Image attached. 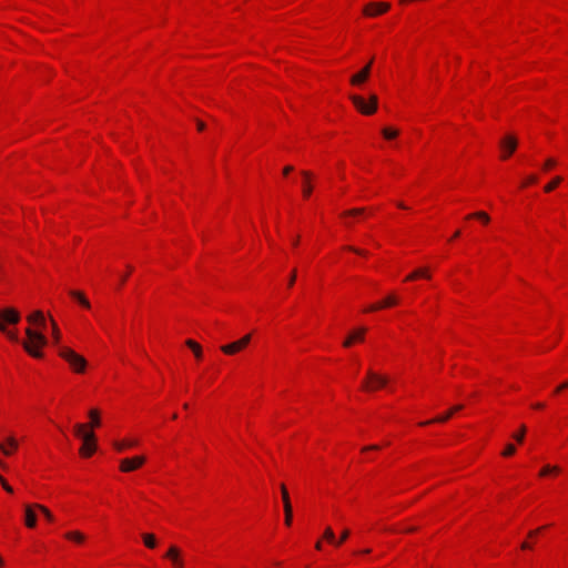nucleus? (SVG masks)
<instances>
[{
    "label": "nucleus",
    "instance_id": "f257e3e1",
    "mask_svg": "<svg viewBox=\"0 0 568 568\" xmlns=\"http://www.w3.org/2000/svg\"><path fill=\"white\" fill-rule=\"evenodd\" d=\"M26 335L28 337L27 342H23V348L33 357L41 358L43 356L42 352L39 351L40 347L47 345V337L42 332L33 331L28 327L26 329Z\"/></svg>",
    "mask_w": 568,
    "mask_h": 568
},
{
    "label": "nucleus",
    "instance_id": "f03ea898",
    "mask_svg": "<svg viewBox=\"0 0 568 568\" xmlns=\"http://www.w3.org/2000/svg\"><path fill=\"white\" fill-rule=\"evenodd\" d=\"M74 433L79 438L82 439L80 454L84 457L91 456L97 449L94 433L88 430V425L85 424H75Z\"/></svg>",
    "mask_w": 568,
    "mask_h": 568
},
{
    "label": "nucleus",
    "instance_id": "7ed1b4c3",
    "mask_svg": "<svg viewBox=\"0 0 568 568\" xmlns=\"http://www.w3.org/2000/svg\"><path fill=\"white\" fill-rule=\"evenodd\" d=\"M59 355L69 363L70 367L75 373L80 374L85 371V367H87L85 358L83 356L79 355L78 353H75L74 351H72L71 348H69L67 346L60 347Z\"/></svg>",
    "mask_w": 568,
    "mask_h": 568
},
{
    "label": "nucleus",
    "instance_id": "20e7f679",
    "mask_svg": "<svg viewBox=\"0 0 568 568\" xmlns=\"http://www.w3.org/2000/svg\"><path fill=\"white\" fill-rule=\"evenodd\" d=\"M349 99L353 102L354 106L364 115H371L375 113L377 110L378 98L376 94H371L368 98V102H366V100L363 97L357 94H351Z\"/></svg>",
    "mask_w": 568,
    "mask_h": 568
},
{
    "label": "nucleus",
    "instance_id": "39448f33",
    "mask_svg": "<svg viewBox=\"0 0 568 568\" xmlns=\"http://www.w3.org/2000/svg\"><path fill=\"white\" fill-rule=\"evenodd\" d=\"M20 321L19 313L13 308H4L0 312V332L6 333L8 337L18 342V335L13 332L7 331L6 323L8 324H18Z\"/></svg>",
    "mask_w": 568,
    "mask_h": 568
},
{
    "label": "nucleus",
    "instance_id": "423d86ee",
    "mask_svg": "<svg viewBox=\"0 0 568 568\" xmlns=\"http://www.w3.org/2000/svg\"><path fill=\"white\" fill-rule=\"evenodd\" d=\"M388 383L386 376L379 375L372 369H368L366 379L362 384V388L366 392H374L382 387H385Z\"/></svg>",
    "mask_w": 568,
    "mask_h": 568
},
{
    "label": "nucleus",
    "instance_id": "0eeeda50",
    "mask_svg": "<svg viewBox=\"0 0 568 568\" xmlns=\"http://www.w3.org/2000/svg\"><path fill=\"white\" fill-rule=\"evenodd\" d=\"M251 338V334H246L237 341L221 346V351L225 355H235L239 352L243 351L250 344Z\"/></svg>",
    "mask_w": 568,
    "mask_h": 568
},
{
    "label": "nucleus",
    "instance_id": "6e6552de",
    "mask_svg": "<svg viewBox=\"0 0 568 568\" xmlns=\"http://www.w3.org/2000/svg\"><path fill=\"white\" fill-rule=\"evenodd\" d=\"M145 462L143 456H135L132 458H124L120 463V469L124 473L133 471L141 467Z\"/></svg>",
    "mask_w": 568,
    "mask_h": 568
},
{
    "label": "nucleus",
    "instance_id": "1a4fd4ad",
    "mask_svg": "<svg viewBox=\"0 0 568 568\" xmlns=\"http://www.w3.org/2000/svg\"><path fill=\"white\" fill-rule=\"evenodd\" d=\"M390 8L387 2H371L364 8V14L375 17L386 12Z\"/></svg>",
    "mask_w": 568,
    "mask_h": 568
},
{
    "label": "nucleus",
    "instance_id": "9d476101",
    "mask_svg": "<svg viewBox=\"0 0 568 568\" xmlns=\"http://www.w3.org/2000/svg\"><path fill=\"white\" fill-rule=\"evenodd\" d=\"M281 493L284 504V513H285V525L291 526L292 525V518H293V510L292 505L288 496V491L285 487V485H281Z\"/></svg>",
    "mask_w": 568,
    "mask_h": 568
},
{
    "label": "nucleus",
    "instance_id": "9b49d317",
    "mask_svg": "<svg viewBox=\"0 0 568 568\" xmlns=\"http://www.w3.org/2000/svg\"><path fill=\"white\" fill-rule=\"evenodd\" d=\"M165 557L172 561L174 568H184V562L181 559V550L176 546H171Z\"/></svg>",
    "mask_w": 568,
    "mask_h": 568
},
{
    "label": "nucleus",
    "instance_id": "f8f14e48",
    "mask_svg": "<svg viewBox=\"0 0 568 568\" xmlns=\"http://www.w3.org/2000/svg\"><path fill=\"white\" fill-rule=\"evenodd\" d=\"M371 65H372V61H369L359 72L352 75L351 83L353 85H361L362 83H364L369 77Z\"/></svg>",
    "mask_w": 568,
    "mask_h": 568
},
{
    "label": "nucleus",
    "instance_id": "ddd939ff",
    "mask_svg": "<svg viewBox=\"0 0 568 568\" xmlns=\"http://www.w3.org/2000/svg\"><path fill=\"white\" fill-rule=\"evenodd\" d=\"M18 448V442L13 436H9L6 439V443L0 444V452L6 455L10 456L13 454V452Z\"/></svg>",
    "mask_w": 568,
    "mask_h": 568
},
{
    "label": "nucleus",
    "instance_id": "4468645a",
    "mask_svg": "<svg viewBox=\"0 0 568 568\" xmlns=\"http://www.w3.org/2000/svg\"><path fill=\"white\" fill-rule=\"evenodd\" d=\"M463 405H455L454 407H452L448 412H446L444 415L442 416H438L432 420H428V422H425V423H420V425H428V424H432V423H445L447 422L455 413L459 412L463 409Z\"/></svg>",
    "mask_w": 568,
    "mask_h": 568
},
{
    "label": "nucleus",
    "instance_id": "2eb2a0df",
    "mask_svg": "<svg viewBox=\"0 0 568 568\" xmlns=\"http://www.w3.org/2000/svg\"><path fill=\"white\" fill-rule=\"evenodd\" d=\"M500 145L504 150H506V153L503 155V158L506 159L516 150L517 140L516 138L508 135L504 140H501Z\"/></svg>",
    "mask_w": 568,
    "mask_h": 568
},
{
    "label": "nucleus",
    "instance_id": "dca6fc26",
    "mask_svg": "<svg viewBox=\"0 0 568 568\" xmlns=\"http://www.w3.org/2000/svg\"><path fill=\"white\" fill-rule=\"evenodd\" d=\"M365 332V327L357 328L344 341L343 346L349 347L354 343V341H363Z\"/></svg>",
    "mask_w": 568,
    "mask_h": 568
},
{
    "label": "nucleus",
    "instance_id": "f3484780",
    "mask_svg": "<svg viewBox=\"0 0 568 568\" xmlns=\"http://www.w3.org/2000/svg\"><path fill=\"white\" fill-rule=\"evenodd\" d=\"M301 175L303 176L304 183H303V195L305 197H308L312 194L313 187L310 183L312 179V173L310 171H301Z\"/></svg>",
    "mask_w": 568,
    "mask_h": 568
},
{
    "label": "nucleus",
    "instance_id": "a211bd4d",
    "mask_svg": "<svg viewBox=\"0 0 568 568\" xmlns=\"http://www.w3.org/2000/svg\"><path fill=\"white\" fill-rule=\"evenodd\" d=\"M34 509H37L34 505L26 506V526L29 528H34L37 525V516Z\"/></svg>",
    "mask_w": 568,
    "mask_h": 568
},
{
    "label": "nucleus",
    "instance_id": "6ab92c4d",
    "mask_svg": "<svg viewBox=\"0 0 568 568\" xmlns=\"http://www.w3.org/2000/svg\"><path fill=\"white\" fill-rule=\"evenodd\" d=\"M28 322L31 324H38L42 328L45 326V318L41 311H36L32 314H30L28 316Z\"/></svg>",
    "mask_w": 568,
    "mask_h": 568
},
{
    "label": "nucleus",
    "instance_id": "aec40b11",
    "mask_svg": "<svg viewBox=\"0 0 568 568\" xmlns=\"http://www.w3.org/2000/svg\"><path fill=\"white\" fill-rule=\"evenodd\" d=\"M70 295L72 297H74L82 306H84L87 308L90 307V302L88 301V298L81 292L71 291Z\"/></svg>",
    "mask_w": 568,
    "mask_h": 568
},
{
    "label": "nucleus",
    "instance_id": "412c9836",
    "mask_svg": "<svg viewBox=\"0 0 568 568\" xmlns=\"http://www.w3.org/2000/svg\"><path fill=\"white\" fill-rule=\"evenodd\" d=\"M64 536L67 539L75 541L78 544L83 542L85 539V536L80 531H69Z\"/></svg>",
    "mask_w": 568,
    "mask_h": 568
},
{
    "label": "nucleus",
    "instance_id": "4be33fe9",
    "mask_svg": "<svg viewBox=\"0 0 568 568\" xmlns=\"http://www.w3.org/2000/svg\"><path fill=\"white\" fill-rule=\"evenodd\" d=\"M142 538H143L144 545L148 548L153 549V548L156 547V539H155V536L153 534L145 532V534L142 535Z\"/></svg>",
    "mask_w": 568,
    "mask_h": 568
},
{
    "label": "nucleus",
    "instance_id": "5701e85b",
    "mask_svg": "<svg viewBox=\"0 0 568 568\" xmlns=\"http://www.w3.org/2000/svg\"><path fill=\"white\" fill-rule=\"evenodd\" d=\"M138 444L136 440H123V442H114L113 446L116 450L122 452L128 447H133Z\"/></svg>",
    "mask_w": 568,
    "mask_h": 568
},
{
    "label": "nucleus",
    "instance_id": "b1692460",
    "mask_svg": "<svg viewBox=\"0 0 568 568\" xmlns=\"http://www.w3.org/2000/svg\"><path fill=\"white\" fill-rule=\"evenodd\" d=\"M89 417L91 419V424L90 426L93 428V427H98L100 426V416H99V410L98 409H91L89 412Z\"/></svg>",
    "mask_w": 568,
    "mask_h": 568
},
{
    "label": "nucleus",
    "instance_id": "393cba45",
    "mask_svg": "<svg viewBox=\"0 0 568 568\" xmlns=\"http://www.w3.org/2000/svg\"><path fill=\"white\" fill-rule=\"evenodd\" d=\"M398 130L396 129H392V128H384L382 130V134L385 139L387 140H392V139H395L397 135H398Z\"/></svg>",
    "mask_w": 568,
    "mask_h": 568
},
{
    "label": "nucleus",
    "instance_id": "a878e982",
    "mask_svg": "<svg viewBox=\"0 0 568 568\" xmlns=\"http://www.w3.org/2000/svg\"><path fill=\"white\" fill-rule=\"evenodd\" d=\"M365 212L364 207L351 209L342 213L343 217L362 215Z\"/></svg>",
    "mask_w": 568,
    "mask_h": 568
},
{
    "label": "nucleus",
    "instance_id": "bb28decb",
    "mask_svg": "<svg viewBox=\"0 0 568 568\" xmlns=\"http://www.w3.org/2000/svg\"><path fill=\"white\" fill-rule=\"evenodd\" d=\"M51 326H52V337H53V341H54L55 344H58L60 342L61 334H60V331H59V327H58L57 323L52 318H51Z\"/></svg>",
    "mask_w": 568,
    "mask_h": 568
},
{
    "label": "nucleus",
    "instance_id": "cd10ccee",
    "mask_svg": "<svg viewBox=\"0 0 568 568\" xmlns=\"http://www.w3.org/2000/svg\"><path fill=\"white\" fill-rule=\"evenodd\" d=\"M560 182H561L560 176L554 178L547 185H545V191L546 192L554 191L559 185Z\"/></svg>",
    "mask_w": 568,
    "mask_h": 568
},
{
    "label": "nucleus",
    "instance_id": "c85d7f7f",
    "mask_svg": "<svg viewBox=\"0 0 568 568\" xmlns=\"http://www.w3.org/2000/svg\"><path fill=\"white\" fill-rule=\"evenodd\" d=\"M324 537H325V539H326L328 542H331V544H333V545H336V537H335V534H334V531L332 530V528H331V527H327V528L325 529V531H324Z\"/></svg>",
    "mask_w": 568,
    "mask_h": 568
},
{
    "label": "nucleus",
    "instance_id": "c756f323",
    "mask_svg": "<svg viewBox=\"0 0 568 568\" xmlns=\"http://www.w3.org/2000/svg\"><path fill=\"white\" fill-rule=\"evenodd\" d=\"M471 217L479 219L484 223H488L489 220H490L488 214L486 212H483V211L476 212L475 214H470V215L467 216V219H471Z\"/></svg>",
    "mask_w": 568,
    "mask_h": 568
},
{
    "label": "nucleus",
    "instance_id": "7c9ffc66",
    "mask_svg": "<svg viewBox=\"0 0 568 568\" xmlns=\"http://www.w3.org/2000/svg\"><path fill=\"white\" fill-rule=\"evenodd\" d=\"M34 507L37 509H39L49 521L53 520V515L50 513V510L47 507L39 505V504H36Z\"/></svg>",
    "mask_w": 568,
    "mask_h": 568
},
{
    "label": "nucleus",
    "instance_id": "2f4dec72",
    "mask_svg": "<svg viewBox=\"0 0 568 568\" xmlns=\"http://www.w3.org/2000/svg\"><path fill=\"white\" fill-rule=\"evenodd\" d=\"M525 434H526V426L525 425H521L520 428H519V432L517 434H514V438L517 443H523L524 438H525Z\"/></svg>",
    "mask_w": 568,
    "mask_h": 568
},
{
    "label": "nucleus",
    "instance_id": "473e14b6",
    "mask_svg": "<svg viewBox=\"0 0 568 568\" xmlns=\"http://www.w3.org/2000/svg\"><path fill=\"white\" fill-rule=\"evenodd\" d=\"M559 471V467L558 466H550V465H546L541 470H540V476H546L548 475L549 473H558Z\"/></svg>",
    "mask_w": 568,
    "mask_h": 568
},
{
    "label": "nucleus",
    "instance_id": "72a5a7b5",
    "mask_svg": "<svg viewBox=\"0 0 568 568\" xmlns=\"http://www.w3.org/2000/svg\"><path fill=\"white\" fill-rule=\"evenodd\" d=\"M397 302H398V300L396 296L389 295L382 303H383L384 307H388V306H393V305L397 304Z\"/></svg>",
    "mask_w": 568,
    "mask_h": 568
},
{
    "label": "nucleus",
    "instance_id": "f704fd0d",
    "mask_svg": "<svg viewBox=\"0 0 568 568\" xmlns=\"http://www.w3.org/2000/svg\"><path fill=\"white\" fill-rule=\"evenodd\" d=\"M515 452H516V447L513 444H508V445H506V447L503 452V455L508 457V456L514 455Z\"/></svg>",
    "mask_w": 568,
    "mask_h": 568
},
{
    "label": "nucleus",
    "instance_id": "c9c22d12",
    "mask_svg": "<svg viewBox=\"0 0 568 568\" xmlns=\"http://www.w3.org/2000/svg\"><path fill=\"white\" fill-rule=\"evenodd\" d=\"M349 536V530L348 529H344L342 531V535H341V538L337 540L336 539V545L335 546H339L342 545Z\"/></svg>",
    "mask_w": 568,
    "mask_h": 568
},
{
    "label": "nucleus",
    "instance_id": "e433bc0d",
    "mask_svg": "<svg viewBox=\"0 0 568 568\" xmlns=\"http://www.w3.org/2000/svg\"><path fill=\"white\" fill-rule=\"evenodd\" d=\"M185 344H186V346H187V347H190L193 352H194V351H196V349L200 347V345H199L196 342H194L193 339H187V341L185 342Z\"/></svg>",
    "mask_w": 568,
    "mask_h": 568
},
{
    "label": "nucleus",
    "instance_id": "4c0bfd02",
    "mask_svg": "<svg viewBox=\"0 0 568 568\" xmlns=\"http://www.w3.org/2000/svg\"><path fill=\"white\" fill-rule=\"evenodd\" d=\"M0 483L2 485V487L8 491V493H12V487L6 481V479L0 475Z\"/></svg>",
    "mask_w": 568,
    "mask_h": 568
},
{
    "label": "nucleus",
    "instance_id": "58836bf2",
    "mask_svg": "<svg viewBox=\"0 0 568 568\" xmlns=\"http://www.w3.org/2000/svg\"><path fill=\"white\" fill-rule=\"evenodd\" d=\"M555 165H556V161L554 159H548V160H546V162L544 164V169L549 170Z\"/></svg>",
    "mask_w": 568,
    "mask_h": 568
},
{
    "label": "nucleus",
    "instance_id": "ea45409f",
    "mask_svg": "<svg viewBox=\"0 0 568 568\" xmlns=\"http://www.w3.org/2000/svg\"><path fill=\"white\" fill-rule=\"evenodd\" d=\"M381 448V446L378 445H369V446H365L363 447V452H368V450H378Z\"/></svg>",
    "mask_w": 568,
    "mask_h": 568
},
{
    "label": "nucleus",
    "instance_id": "a19ab883",
    "mask_svg": "<svg viewBox=\"0 0 568 568\" xmlns=\"http://www.w3.org/2000/svg\"><path fill=\"white\" fill-rule=\"evenodd\" d=\"M417 273H419V277H426V278L429 277L427 268H419V270H417Z\"/></svg>",
    "mask_w": 568,
    "mask_h": 568
},
{
    "label": "nucleus",
    "instance_id": "79ce46f5",
    "mask_svg": "<svg viewBox=\"0 0 568 568\" xmlns=\"http://www.w3.org/2000/svg\"><path fill=\"white\" fill-rule=\"evenodd\" d=\"M295 280H296V271L293 270L292 274H291V277H290V281H288V286H293V284L295 283Z\"/></svg>",
    "mask_w": 568,
    "mask_h": 568
},
{
    "label": "nucleus",
    "instance_id": "37998d69",
    "mask_svg": "<svg viewBox=\"0 0 568 568\" xmlns=\"http://www.w3.org/2000/svg\"><path fill=\"white\" fill-rule=\"evenodd\" d=\"M383 307H384L383 303H379V304H374V305L369 306L366 311L372 312V311H377Z\"/></svg>",
    "mask_w": 568,
    "mask_h": 568
},
{
    "label": "nucleus",
    "instance_id": "c03bdc74",
    "mask_svg": "<svg viewBox=\"0 0 568 568\" xmlns=\"http://www.w3.org/2000/svg\"><path fill=\"white\" fill-rule=\"evenodd\" d=\"M347 250L356 253V254H359V255H366V252L362 251V250H358L356 247H353V246H348Z\"/></svg>",
    "mask_w": 568,
    "mask_h": 568
},
{
    "label": "nucleus",
    "instance_id": "a18cd8bd",
    "mask_svg": "<svg viewBox=\"0 0 568 568\" xmlns=\"http://www.w3.org/2000/svg\"><path fill=\"white\" fill-rule=\"evenodd\" d=\"M417 277H419V273H417V271L410 273L407 277H406V281H413V280H416Z\"/></svg>",
    "mask_w": 568,
    "mask_h": 568
},
{
    "label": "nucleus",
    "instance_id": "49530a36",
    "mask_svg": "<svg viewBox=\"0 0 568 568\" xmlns=\"http://www.w3.org/2000/svg\"><path fill=\"white\" fill-rule=\"evenodd\" d=\"M536 181H537V176L536 175H530V176L527 178L526 183L524 185L536 183Z\"/></svg>",
    "mask_w": 568,
    "mask_h": 568
},
{
    "label": "nucleus",
    "instance_id": "de8ad7c7",
    "mask_svg": "<svg viewBox=\"0 0 568 568\" xmlns=\"http://www.w3.org/2000/svg\"><path fill=\"white\" fill-rule=\"evenodd\" d=\"M566 388H568V381L562 383L560 386H558L556 388L555 393H559V392H561L562 389H566Z\"/></svg>",
    "mask_w": 568,
    "mask_h": 568
},
{
    "label": "nucleus",
    "instance_id": "09e8293b",
    "mask_svg": "<svg viewBox=\"0 0 568 568\" xmlns=\"http://www.w3.org/2000/svg\"><path fill=\"white\" fill-rule=\"evenodd\" d=\"M294 170V168L292 165H287L283 169V174L284 175H287L288 173H291L292 171Z\"/></svg>",
    "mask_w": 568,
    "mask_h": 568
},
{
    "label": "nucleus",
    "instance_id": "8fccbe9b",
    "mask_svg": "<svg viewBox=\"0 0 568 568\" xmlns=\"http://www.w3.org/2000/svg\"><path fill=\"white\" fill-rule=\"evenodd\" d=\"M193 353H194V355H195V357L197 359L202 358V348H201V346L196 351H194Z\"/></svg>",
    "mask_w": 568,
    "mask_h": 568
},
{
    "label": "nucleus",
    "instance_id": "3c124183",
    "mask_svg": "<svg viewBox=\"0 0 568 568\" xmlns=\"http://www.w3.org/2000/svg\"><path fill=\"white\" fill-rule=\"evenodd\" d=\"M196 125H197V129H199L200 131H203V130H204V128H205L204 122H202V121H200V120H197V121H196Z\"/></svg>",
    "mask_w": 568,
    "mask_h": 568
},
{
    "label": "nucleus",
    "instance_id": "603ef678",
    "mask_svg": "<svg viewBox=\"0 0 568 568\" xmlns=\"http://www.w3.org/2000/svg\"><path fill=\"white\" fill-rule=\"evenodd\" d=\"M532 407L536 408V409H542L545 407V404L544 403H535L532 405Z\"/></svg>",
    "mask_w": 568,
    "mask_h": 568
},
{
    "label": "nucleus",
    "instance_id": "864d4df0",
    "mask_svg": "<svg viewBox=\"0 0 568 568\" xmlns=\"http://www.w3.org/2000/svg\"><path fill=\"white\" fill-rule=\"evenodd\" d=\"M530 548H531V546L527 541L521 544V549H530Z\"/></svg>",
    "mask_w": 568,
    "mask_h": 568
},
{
    "label": "nucleus",
    "instance_id": "5fc2aeb1",
    "mask_svg": "<svg viewBox=\"0 0 568 568\" xmlns=\"http://www.w3.org/2000/svg\"><path fill=\"white\" fill-rule=\"evenodd\" d=\"M540 529H541V528L529 531L528 536H529V537H532V536L537 535V534L540 531Z\"/></svg>",
    "mask_w": 568,
    "mask_h": 568
},
{
    "label": "nucleus",
    "instance_id": "6e6d98bb",
    "mask_svg": "<svg viewBox=\"0 0 568 568\" xmlns=\"http://www.w3.org/2000/svg\"><path fill=\"white\" fill-rule=\"evenodd\" d=\"M126 278H128V274H123L120 278V284L122 285L123 283H125Z\"/></svg>",
    "mask_w": 568,
    "mask_h": 568
},
{
    "label": "nucleus",
    "instance_id": "4d7b16f0",
    "mask_svg": "<svg viewBox=\"0 0 568 568\" xmlns=\"http://www.w3.org/2000/svg\"><path fill=\"white\" fill-rule=\"evenodd\" d=\"M397 205H398V207H400V209H407V207H406V205H405L403 202H398V203H397Z\"/></svg>",
    "mask_w": 568,
    "mask_h": 568
},
{
    "label": "nucleus",
    "instance_id": "13d9d810",
    "mask_svg": "<svg viewBox=\"0 0 568 568\" xmlns=\"http://www.w3.org/2000/svg\"><path fill=\"white\" fill-rule=\"evenodd\" d=\"M316 549H322V542L321 541H317L316 545H315Z\"/></svg>",
    "mask_w": 568,
    "mask_h": 568
},
{
    "label": "nucleus",
    "instance_id": "bf43d9fd",
    "mask_svg": "<svg viewBox=\"0 0 568 568\" xmlns=\"http://www.w3.org/2000/svg\"><path fill=\"white\" fill-rule=\"evenodd\" d=\"M459 235H460V232H459V231H456V232L454 233L453 239H456V237H458Z\"/></svg>",
    "mask_w": 568,
    "mask_h": 568
},
{
    "label": "nucleus",
    "instance_id": "052dcab7",
    "mask_svg": "<svg viewBox=\"0 0 568 568\" xmlns=\"http://www.w3.org/2000/svg\"><path fill=\"white\" fill-rule=\"evenodd\" d=\"M298 243V237H296L295 240H293V245H297Z\"/></svg>",
    "mask_w": 568,
    "mask_h": 568
},
{
    "label": "nucleus",
    "instance_id": "680f3d73",
    "mask_svg": "<svg viewBox=\"0 0 568 568\" xmlns=\"http://www.w3.org/2000/svg\"><path fill=\"white\" fill-rule=\"evenodd\" d=\"M363 554H369L371 552V549H365L362 551Z\"/></svg>",
    "mask_w": 568,
    "mask_h": 568
}]
</instances>
